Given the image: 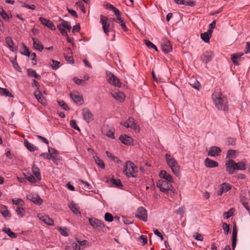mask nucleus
I'll return each instance as SVG.
<instances>
[{"instance_id": "nucleus-1", "label": "nucleus", "mask_w": 250, "mask_h": 250, "mask_svg": "<svg viewBox=\"0 0 250 250\" xmlns=\"http://www.w3.org/2000/svg\"><path fill=\"white\" fill-rule=\"evenodd\" d=\"M212 100L215 107L220 110L226 111L228 109V102L222 93L219 91H215L212 95Z\"/></svg>"}, {"instance_id": "nucleus-2", "label": "nucleus", "mask_w": 250, "mask_h": 250, "mask_svg": "<svg viewBox=\"0 0 250 250\" xmlns=\"http://www.w3.org/2000/svg\"><path fill=\"white\" fill-rule=\"evenodd\" d=\"M165 158L167 165L171 168L173 173L178 176L180 173V167L176 160L168 153L165 155Z\"/></svg>"}, {"instance_id": "nucleus-3", "label": "nucleus", "mask_w": 250, "mask_h": 250, "mask_svg": "<svg viewBox=\"0 0 250 250\" xmlns=\"http://www.w3.org/2000/svg\"><path fill=\"white\" fill-rule=\"evenodd\" d=\"M170 183L167 181L161 179L158 181L156 185L162 192L167 193L169 191H173V187Z\"/></svg>"}, {"instance_id": "nucleus-4", "label": "nucleus", "mask_w": 250, "mask_h": 250, "mask_svg": "<svg viewBox=\"0 0 250 250\" xmlns=\"http://www.w3.org/2000/svg\"><path fill=\"white\" fill-rule=\"evenodd\" d=\"M137 167L134 164L130 161H127L124 167V172L128 177H134L136 176L134 175L136 173Z\"/></svg>"}, {"instance_id": "nucleus-5", "label": "nucleus", "mask_w": 250, "mask_h": 250, "mask_svg": "<svg viewBox=\"0 0 250 250\" xmlns=\"http://www.w3.org/2000/svg\"><path fill=\"white\" fill-rule=\"evenodd\" d=\"M135 216L141 220L146 222L147 220V210L143 207H139L135 213Z\"/></svg>"}, {"instance_id": "nucleus-6", "label": "nucleus", "mask_w": 250, "mask_h": 250, "mask_svg": "<svg viewBox=\"0 0 250 250\" xmlns=\"http://www.w3.org/2000/svg\"><path fill=\"white\" fill-rule=\"evenodd\" d=\"M214 57V54L212 51L207 50L204 52L200 57L201 61L205 63L210 62Z\"/></svg>"}, {"instance_id": "nucleus-7", "label": "nucleus", "mask_w": 250, "mask_h": 250, "mask_svg": "<svg viewBox=\"0 0 250 250\" xmlns=\"http://www.w3.org/2000/svg\"><path fill=\"white\" fill-rule=\"evenodd\" d=\"M108 18L102 15L100 16V22L103 25L104 33L108 35L109 32L110 24L108 22Z\"/></svg>"}, {"instance_id": "nucleus-8", "label": "nucleus", "mask_w": 250, "mask_h": 250, "mask_svg": "<svg viewBox=\"0 0 250 250\" xmlns=\"http://www.w3.org/2000/svg\"><path fill=\"white\" fill-rule=\"evenodd\" d=\"M226 171L230 174H232L236 170V163L231 159L227 160L225 164Z\"/></svg>"}, {"instance_id": "nucleus-9", "label": "nucleus", "mask_w": 250, "mask_h": 250, "mask_svg": "<svg viewBox=\"0 0 250 250\" xmlns=\"http://www.w3.org/2000/svg\"><path fill=\"white\" fill-rule=\"evenodd\" d=\"M82 114L83 116V119L87 123H89L94 119L93 115L90 111V110L86 107L83 109Z\"/></svg>"}, {"instance_id": "nucleus-10", "label": "nucleus", "mask_w": 250, "mask_h": 250, "mask_svg": "<svg viewBox=\"0 0 250 250\" xmlns=\"http://www.w3.org/2000/svg\"><path fill=\"white\" fill-rule=\"evenodd\" d=\"M89 222L90 224L95 229H102L104 227L103 223L101 221L95 218H89Z\"/></svg>"}, {"instance_id": "nucleus-11", "label": "nucleus", "mask_w": 250, "mask_h": 250, "mask_svg": "<svg viewBox=\"0 0 250 250\" xmlns=\"http://www.w3.org/2000/svg\"><path fill=\"white\" fill-rule=\"evenodd\" d=\"M107 77L108 82L110 84L118 87L121 86V83L120 80L113 74L110 73Z\"/></svg>"}, {"instance_id": "nucleus-12", "label": "nucleus", "mask_w": 250, "mask_h": 250, "mask_svg": "<svg viewBox=\"0 0 250 250\" xmlns=\"http://www.w3.org/2000/svg\"><path fill=\"white\" fill-rule=\"evenodd\" d=\"M27 198L38 205H41L43 202L39 195L36 194L30 193L28 194L27 195Z\"/></svg>"}, {"instance_id": "nucleus-13", "label": "nucleus", "mask_w": 250, "mask_h": 250, "mask_svg": "<svg viewBox=\"0 0 250 250\" xmlns=\"http://www.w3.org/2000/svg\"><path fill=\"white\" fill-rule=\"evenodd\" d=\"M34 95L38 101L42 104L45 105L46 104V102L43 96L42 92L39 90V88H37L34 93Z\"/></svg>"}, {"instance_id": "nucleus-14", "label": "nucleus", "mask_w": 250, "mask_h": 250, "mask_svg": "<svg viewBox=\"0 0 250 250\" xmlns=\"http://www.w3.org/2000/svg\"><path fill=\"white\" fill-rule=\"evenodd\" d=\"M221 149L220 147L216 146H212L210 148L208 155L210 157H217L220 155Z\"/></svg>"}, {"instance_id": "nucleus-15", "label": "nucleus", "mask_w": 250, "mask_h": 250, "mask_svg": "<svg viewBox=\"0 0 250 250\" xmlns=\"http://www.w3.org/2000/svg\"><path fill=\"white\" fill-rule=\"evenodd\" d=\"M39 21L44 25L47 26L51 30H55L56 27L54 24L51 21L44 18L40 17Z\"/></svg>"}, {"instance_id": "nucleus-16", "label": "nucleus", "mask_w": 250, "mask_h": 250, "mask_svg": "<svg viewBox=\"0 0 250 250\" xmlns=\"http://www.w3.org/2000/svg\"><path fill=\"white\" fill-rule=\"evenodd\" d=\"M162 51L165 53H168L172 51V47L169 41L165 40L161 44Z\"/></svg>"}, {"instance_id": "nucleus-17", "label": "nucleus", "mask_w": 250, "mask_h": 250, "mask_svg": "<svg viewBox=\"0 0 250 250\" xmlns=\"http://www.w3.org/2000/svg\"><path fill=\"white\" fill-rule=\"evenodd\" d=\"M70 96L75 103L80 104H81L83 103V97L80 96L77 92L70 93Z\"/></svg>"}, {"instance_id": "nucleus-18", "label": "nucleus", "mask_w": 250, "mask_h": 250, "mask_svg": "<svg viewBox=\"0 0 250 250\" xmlns=\"http://www.w3.org/2000/svg\"><path fill=\"white\" fill-rule=\"evenodd\" d=\"M119 140L123 144L126 145H130L133 143V139L129 136L126 135H122L119 137Z\"/></svg>"}, {"instance_id": "nucleus-19", "label": "nucleus", "mask_w": 250, "mask_h": 250, "mask_svg": "<svg viewBox=\"0 0 250 250\" xmlns=\"http://www.w3.org/2000/svg\"><path fill=\"white\" fill-rule=\"evenodd\" d=\"M111 95L115 99L120 102H123L125 97L124 94L120 91L112 93Z\"/></svg>"}, {"instance_id": "nucleus-20", "label": "nucleus", "mask_w": 250, "mask_h": 250, "mask_svg": "<svg viewBox=\"0 0 250 250\" xmlns=\"http://www.w3.org/2000/svg\"><path fill=\"white\" fill-rule=\"evenodd\" d=\"M159 176L163 180L167 181L169 182H173V179L170 174H168L166 170H163L160 172Z\"/></svg>"}, {"instance_id": "nucleus-21", "label": "nucleus", "mask_w": 250, "mask_h": 250, "mask_svg": "<svg viewBox=\"0 0 250 250\" xmlns=\"http://www.w3.org/2000/svg\"><path fill=\"white\" fill-rule=\"evenodd\" d=\"M205 165L207 167L213 168L217 167L218 166V163L216 161L207 158L205 160Z\"/></svg>"}, {"instance_id": "nucleus-22", "label": "nucleus", "mask_w": 250, "mask_h": 250, "mask_svg": "<svg viewBox=\"0 0 250 250\" xmlns=\"http://www.w3.org/2000/svg\"><path fill=\"white\" fill-rule=\"evenodd\" d=\"M33 41V47L35 49L41 52L43 49V45L40 43L38 39L32 38Z\"/></svg>"}, {"instance_id": "nucleus-23", "label": "nucleus", "mask_w": 250, "mask_h": 250, "mask_svg": "<svg viewBox=\"0 0 250 250\" xmlns=\"http://www.w3.org/2000/svg\"><path fill=\"white\" fill-rule=\"evenodd\" d=\"M212 31H207L206 32L202 33L201 34V38L206 43H208L209 42L210 38L211 36Z\"/></svg>"}, {"instance_id": "nucleus-24", "label": "nucleus", "mask_w": 250, "mask_h": 250, "mask_svg": "<svg viewBox=\"0 0 250 250\" xmlns=\"http://www.w3.org/2000/svg\"><path fill=\"white\" fill-rule=\"evenodd\" d=\"M39 218L43 221L46 224L50 226H53L54 224L53 220L50 218L48 216L42 215L41 216H39Z\"/></svg>"}, {"instance_id": "nucleus-25", "label": "nucleus", "mask_w": 250, "mask_h": 250, "mask_svg": "<svg viewBox=\"0 0 250 250\" xmlns=\"http://www.w3.org/2000/svg\"><path fill=\"white\" fill-rule=\"evenodd\" d=\"M0 212L4 218H10L11 217V214L7 209L6 206H3L0 209Z\"/></svg>"}, {"instance_id": "nucleus-26", "label": "nucleus", "mask_w": 250, "mask_h": 250, "mask_svg": "<svg viewBox=\"0 0 250 250\" xmlns=\"http://www.w3.org/2000/svg\"><path fill=\"white\" fill-rule=\"evenodd\" d=\"M32 171L33 174L39 180H40L41 179V175L40 169L39 167L35 165H33V166H32Z\"/></svg>"}, {"instance_id": "nucleus-27", "label": "nucleus", "mask_w": 250, "mask_h": 250, "mask_svg": "<svg viewBox=\"0 0 250 250\" xmlns=\"http://www.w3.org/2000/svg\"><path fill=\"white\" fill-rule=\"evenodd\" d=\"M68 207L74 214L81 215V212L77 207L76 204L72 202L68 205Z\"/></svg>"}, {"instance_id": "nucleus-28", "label": "nucleus", "mask_w": 250, "mask_h": 250, "mask_svg": "<svg viewBox=\"0 0 250 250\" xmlns=\"http://www.w3.org/2000/svg\"><path fill=\"white\" fill-rule=\"evenodd\" d=\"M243 55V54L242 53H237L231 55V60L234 65H238L239 64L237 59L240 58Z\"/></svg>"}, {"instance_id": "nucleus-29", "label": "nucleus", "mask_w": 250, "mask_h": 250, "mask_svg": "<svg viewBox=\"0 0 250 250\" xmlns=\"http://www.w3.org/2000/svg\"><path fill=\"white\" fill-rule=\"evenodd\" d=\"M27 71L28 77H33L38 80L41 79V76L37 74L35 70L29 68L27 70Z\"/></svg>"}, {"instance_id": "nucleus-30", "label": "nucleus", "mask_w": 250, "mask_h": 250, "mask_svg": "<svg viewBox=\"0 0 250 250\" xmlns=\"http://www.w3.org/2000/svg\"><path fill=\"white\" fill-rule=\"evenodd\" d=\"M128 123L129 124L130 128L133 129L134 130H138L139 127V126L135 122V120L131 118H128L127 120Z\"/></svg>"}, {"instance_id": "nucleus-31", "label": "nucleus", "mask_w": 250, "mask_h": 250, "mask_svg": "<svg viewBox=\"0 0 250 250\" xmlns=\"http://www.w3.org/2000/svg\"><path fill=\"white\" fill-rule=\"evenodd\" d=\"M113 20L115 21L117 23L120 24L123 29L125 31L127 30V28L126 26L125 22L124 19L120 17L117 18V19H113Z\"/></svg>"}, {"instance_id": "nucleus-32", "label": "nucleus", "mask_w": 250, "mask_h": 250, "mask_svg": "<svg viewBox=\"0 0 250 250\" xmlns=\"http://www.w3.org/2000/svg\"><path fill=\"white\" fill-rule=\"evenodd\" d=\"M24 144L27 149L31 152H34L38 149V148L37 146L27 141H24Z\"/></svg>"}, {"instance_id": "nucleus-33", "label": "nucleus", "mask_w": 250, "mask_h": 250, "mask_svg": "<svg viewBox=\"0 0 250 250\" xmlns=\"http://www.w3.org/2000/svg\"><path fill=\"white\" fill-rule=\"evenodd\" d=\"M95 162L101 168L104 169L105 165L104 162L100 159L98 156H95L93 157Z\"/></svg>"}, {"instance_id": "nucleus-34", "label": "nucleus", "mask_w": 250, "mask_h": 250, "mask_svg": "<svg viewBox=\"0 0 250 250\" xmlns=\"http://www.w3.org/2000/svg\"><path fill=\"white\" fill-rule=\"evenodd\" d=\"M3 231L12 238H16L17 237V234L12 231L9 228H4Z\"/></svg>"}, {"instance_id": "nucleus-35", "label": "nucleus", "mask_w": 250, "mask_h": 250, "mask_svg": "<svg viewBox=\"0 0 250 250\" xmlns=\"http://www.w3.org/2000/svg\"><path fill=\"white\" fill-rule=\"evenodd\" d=\"M106 156L116 163H121V161L119 160L117 157L113 155L110 152L106 151Z\"/></svg>"}, {"instance_id": "nucleus-36", "label": "nucleus", "mask_w": 250, "mask_h": 250, "mask_svg": "<svg viewBox=\"0 0 250 250\" xmlns=\"http://www.w3.org/2000/svg\"><path fill=\"white\" fill-rule=\"evenodd\" d=\"M236 151L235 150L230 149L227 152V158L229 159H234L236 157Z\"/></svg>"}, {"instance_id": "nucleus-37", "label": "nucleus", "mask_w": 250, "mask_h": 250, "mask_svg": "<svg viewBox=\"0 0 250 250\" xmlns=\"http://www.w3.org/2000/svg\"><path fill=\"white\" fill-rule=\"evenodd\" d=\"M60 20L62 21L61 25L63 28H66L68 30L70 31L71 26L69 21H65L62 19H60Z\"/></svg>"}, {"instance_id": "nucleus-38", "label": "nucleus", "mask_w": 250, "mask_h": 250, "mask_svg": "<svg viewBox=\"0 0 250 250\" xmlns=\"http://www.w3.org/2000/svg\"><path fill=\"white\" fill-rule=\"evenodd\" d=\"M0 94L1 95H4L8 97H13V95L9 92V91L6 88H1Z\"/></svg>"}, {"instance_id": "nucleus-39", "label": "nucleus", "mask_w": 250, "mask_h": 250, "mask_svg": "<svg viewBox=\"0 0 250 250\" xmlns=\"http://www.w3.org/2000/svg\"><path fill=\"white\" fill-rule=\"evenodd\" d=\"M220 187L225 192H227L231 188V186L229 184L227 183H223L220 185Z\"/></svg>"}, {"instance_id": "nucleus-40", "label": "nucleus", "mask_w": 250, "mask_h": 250, "mask_svg": "<svg viewBox=\"0 0 250 250\" xmlns=\"http://www.w3.org/2000/svg\"><path fill=\"white\" fill-rule=\"evenodd\" d=\"M6 42L7 44L8 47L10 49V50L12 51H14V48H13V45L14 43L13 42L10 37H7L5 39Z\"/></svg>"}, {"instance_id": "nucleus-41", "label": "nucleus", "mask_w": 250, "mask_h": 250, "mask_svg": "<svg viewBox=\"0 0 250 250\" xmlns=\"http://www.w3.org/2000/svg\"><path fill=\"white\" fill-rule=\"evenodd\" d=\"M234 212V209L233 208H230L228 211L225 212L223 214L224 218L228 219L230 216H232Z\"/></svg>"}, {"instance_id": "nucleus-42", "label": "nucleus", "mask_w": 250, "mask_h": 250, "mask_svg": "<svg viewBox=\"0 0 250 250\" xmlns=\"http://www.w3.org/2000/svg\"><path fill=\"white\" fill-rule=\"evenodd\" d=\"M236 170H244L246 169V165L245 163L242 162H239L238 163H236Z\"/></svg>"}, {"instance_id": "nucleus-43", "label": "nucleus", "mask_w": 250, "mask_h": 250, "mask_svg": "<svg viewBox=\"0 0 250 250\" xmlns=\"http://www.w3.org/2000/svg\"><path fill=\"white\" fill-rule=\"evenodd\" d=\"M110 182L113 185L116 186L117 187L120 188L123 187V185L119 179H111L110 180Z\"/></svg>"}, {"instance_id": "nucleus-44", "label": "nucleus", "mask_w": 250, "mask_h": 250, "mask_svg": "<svg viewBox=\"0 0 250 250\" xmlns=\"http://www.w3.org/2000/svg\"><path fill=\"white\" fill-rule=\"evenodd\" d=\"M145 42L146 45L149 48H153L156 51H157V48L156 46L155 45H154L153 43H152L149 40H145Z\"/></svg>"}, {"instance_id": "nucleus-45", "label": "nucleus", "mask_w": 250, "mask_h": 250, "mask_svg": "<svg viewBox=\"0 0 250 250\" xmlns=\"http://www.w3.org/2000/svg\"><path fill=\"white\" fill-rule=\"evenodd\" d=\"M74 82L78 85H83L85 84L84 80L80 79L77 77H74L73 79Z\"/></svg>"}, {"instance_id": "nucleus-46", "label": "nucleus", "mask_w": 250, "mask_h": 250, "mask_svg": "<svg viewBox=\"0 0 250 250\" xmlns=\"http://www.w3.org/2000/svg\"><path fill=\"white\" fill-rule=\"evenodd\" d=\"M16 212L18 215L23 217L25 214V210L22 207H18L16 208Z\"/></svg>"}, {"instance_id": "nucleus-47", "label": "nucleus", "mask_w": 250, "mask_h": 250, "mask_svg": "<svg viewBox=\"0 0 250 250\" xmlns=\"http://www.w3.org/2000/svg\"><path fill=\"white\" fill-rule=\"evenodd\" d=\"M12 202H13V204L16 205H19V206H21L24 204V201L20 198H18L17 199H12Z\"/></svg>"}, {"instance_id": "nucleus-48", "label": "nucleus", "mask_w": 250, "mask_h": 250, "mask_svg": "<svg viewBox=\"0 0 250 250\" xmlns=\"http://www.w3.org/2000/svg\"><path fill=\"white\" fill-rule=\"evenodd\" d=\"M58 103L59 105L62 107L64 110L68 111L69 110V107L67 106V105L63 102V101H58Z\"/></svg>"}, {"instance_id": "nucleus-49", "label": "nucleus", "mask_w": 250, "mask_h": 250, "mask_svg": "<svg viewBox=\"0 0 250 250\" xmlns=\"http://www.w3.org/2000/svg\"><path fill=\"white\" fill-rule=\"evenodd\" d=\"M185 212V207H180L178 209L174 211V213L176 214H179L182 216Z\"/></svg>"}, {"instance_id": "nucleus-50", "label": "nucleus", "mask_w": 250, "mask_h": 250, "mask_svg": "<svg viewBox=\"0 0 250 250\" xmlns=\"http://www.w3.org/2000/svg\"><path fill=\"white\" fill-rule=\"evenodd\" d=\"M104 219L107 222H111L113 220V217L110 213L107 212L104 215Z\"/></svg>"}, {"instance_id": "nucleus-51", "label": "nucleus", "mask_w": 250, "mask_h": 250, "mask_svg": "<svg viewBox=\"0 0 250 250\" xmlns=\"http://www.w3.org/2000/svg\"><path fill=\"white\" fill-rule=\"evenodd\" d=\"M11 62L12 63L13 67L19 72H21V69L16 62V59H15V60L11 61Z\"/></svg>"}, {"instance_id": "nucleus-52", "label": "nucleus", "mask_w": 250, "mask_h": 250, "mask_svg": "<svg viewBox=\"0 0 250 250\" xmlns=\"http://www.w3.org/2000/svg\"><path fill=\"white\" fill-rule=\"evenodd\" d=\"M70 125L71 127L78 131H80V129L77 125L76 122L75 120H71L70 122Z\"/></svg>"}, {"instance_id": "nucleus-53", "label": "nucleus", "mask_w": 250, "mask_h": 250, "mask_svg": "<svg viewBox=\"0 0 250 250\" xmlns=\"http://www.w3.org/2000/svg\"><path fill=\"white\" fill-rule=\"evenodd\" d=\"M0 15L4 20H7L9 19L7 14L2 8H0Z\"/></svg>"}, {"instance_id": "nucleus-54", "label": "nucleus", "mask_w": 250, "mask_h": 250, "mask_svg": "<svg viewBox=\"0 0 250 250\" xmlns=\"http://www.w3.org/2000/svg\"><path fill=\"white\" fill-rule=\"evenodd\" d=\"M237 231L236 227L234 226L233 228L232 240L237 241Z\"/></svg>"}, {"instance_id": "nucleus-55", "label": "nucleus", "mask_w": 250, "mask_h": 250, "mask_svg": "<svg viewBox=\"0 0 250 250\" xmlns=\"http://www.w3.org/2000/svg\"><path fill=\"white\" fill-rule=\"evenodd\" d=\"M190 85L196 89L199 90L201 84L198 81H195L193 83H190Z\"/></svg>"}, {"instance_id": "nucleus-56", "label": "nucleus", "mask_w": 250, "mask_h": 250, "mask_svg": "<svg viewBox=\"0 0 250 250\" xmlns=\"http://www.w3.org/2000/svg\"><path fill=\"white\" fill-rule=\"evenodd\" d=\"M26 179H27L31 183H35L36 182V180L35 178V177L31 175H25Z\"/></svg>"}, {"instance_id": "nucleus-57", "label": "nucleus", "mask_w": 250, "mask_h": 250, "mask_svg": "<svg viewBox=\"0 0 250 250\" xmlns=\"http://www.w3.org/2000/svg\"><path fill=\"white\" fill-rule=\"evenodd\" d=\"M52 61L53 62L52 64L51 65L52 68L54 70L57 69L59 66V64L60 63V62L56 61H54L53 60H52Z\"/></svg>"}, {"instance_id": "nucleus-58", "label": "nucleus", "mask_w": 250, "mask_h": 250, "mask_svg": "<svg viewBox=\"0 0 250 250\" xmlns=\"http://www.w3.org/2000/svg\"><path fill=\"white\" fill-rule=\"evenodd\" d=\"M58 28L63 36H67V31L62 27V26L61 25H59L58 26Z\"/></svg>"}, {"instance_id": "nucleus-59", "label": "nucleus", "mask_w": 250, "mask_h": 250, "mask_svg": "<svg viewBox=\"0 0 250 250\" xmlns=\"http://www.w3.org/2000/svg\"><path fill=\"white\" fill-rule=\"evenodd\" d=\"M182 4L185 5H188L190 6H194L195 5L196 3L194 1L189 0V1H184L183 3Z\"/></svg>"}, {"instance_id": "nucleus-60", "label": "nucleus", "mask_w": 250, "mask_h": 250, "mask_svg": "<svg viewBox=\"0 0 250 250\" xmlns=\"http://www.w3.org/2000/svg\"><path fill=\"white\" fill-rule=\"evenodd\" d=\"M223 229L225 234H228L229 230V225L225 223H224L223 224Z\"/></svg>"}, {"instance_id": "nucleus-61", "label": "nucleus", "mask_w": 250, "mask_h": 250, "mask_svg": "<svg viewBox=\"0 0 250 250\" xmlns=\"http://www.w3.org/2000/svg\"><path fill=\"white\" fill-rule=\"evenodd\" d=\"M194 237L198 241H203V237L201 235V234H199L198 232H196L194 235Z\"/></svg>"}, {"instance_id": "nucleus-62", "label": "nucleus", "mask_w": 250, "mask_h": 250, "mask_svg": "<svg viewBox=\"0 0 250 250\" xmlns=\"http://www.w3.org/2000/svg\"><path fill=\"white\" fill-rule=\"evenodd\" d=\"M23 45L24 51L22 53V54L29 57L30 56V55L31 54L30 52H29L27 46H26L24 44H23Z\"/></svg>"}, {"instance_id": "nucleus-63", "label": "nucleus", "mask_w": 250, "mask_h": 250, "mask_svg": "<svg viewBox=\"0 0 250 250\" xmlns=\"http://www.w3.org/2000/svg\"><path fill=\"white\" fill-rule=\"evenodd\" d=\"M139 240H142V243L143 245H146L147 243V239L146 236L141 235L139 237Z\"/></svg>"}, {"instance_id": "nucleus-64", "label": "nucleus", "mask_w": 250, "mask_h": 250, "mask_svg": "<svg viewBox=\"0 0 250 250\" xmlns=\"http://www.w3.org/2000/svg\"><path fill=\"white\" fill-rule=\"evenodd\" d=\"M59 231L60 233L63 236H67L68 235V233L67 232L66 229H63L62 228L59 229Z\"/></svg>"}]
</instances>
